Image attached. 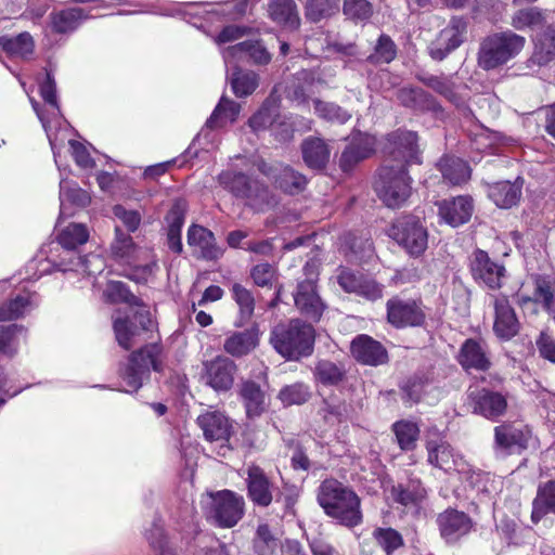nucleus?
<instances>
[{
  "label": "nucleus",
  "instance_id": "23",
  "mask_svg": "<svg viewBox=\"0 0 555 555\" xmlns=\"http://www.w3.org/2000/svg\"><path fill=\"white\" fill-rule=\"evenodd\" d=\"M258 169L269 178L274 180L276 188L281 189L287 194H298L302 192L307 185V179L304 175L295 171L288 166L281 167L280 169L261 162Z\"/></svg>",
  "mask_w": 555,
  "mask_h": 555
},
{
  "label": "nucleus",
  "instance_id": "34",
  "mask_svg": "<svg viewBox=\"0 0 555 555\" xmlns=\"http://www.w3.org/2000/svg\"><path fill=\"white\" fill-rule=\"evenodd\" d=\"M231 293L233 300L238 307V318L235 321V326L242 327L251 319L254 314L255 297L249 289L238 283L233 284Z\"/></svg>",
  "mask_w": 555,
  "mask_h": 555
},
{
  "label": "nucleus",
  "instance_id": "27",
  "mask_svg": "<svg viewBox=\"0 0 555 555\" xmlns=\"http://www.w3.org/2000/svg\"><path fill=\"white\" fill-rule=\"evenodd\" d=\"M188 244L194 248V254L203 259L212 260L221 255V250L216 245L214 233L197 224L189 228Z\"/></svg>",
  "mask_w": 555,
  "mask_h": 555
},
{
  "label": "nucleus",
  "instance_id": "24",
  "mask_svg": "<svg viewBox=\"0 0 555 555\" xmlns=\"http://www.w3.org/2000/svg\"><path fill=\"white\" fill-rule=\"evenodd\" d=\"M351 354L353 358L367 365L377 366L388 360L386 348L369 335H358L351 343Z\"/></svg>",
  "mask_w": 555,
  "mask_h": 555
},
{
  "label": "nucleus",
  "instance_id": "37",
  "mask_svg": "<svg viewBox=\"0 0 555 555\" xmlns=\"http://www.w3.org/2000/svg\"><path fill=\"white\" fill-rule=\"evenodd\" d=\"M442 177L451 184H461L470 177L468 165L461 158L446 156L439 162Z\"/></svg>",
  "mask_w": 555,
  "mask_h": 555
},
{
  "label": "nucleus",
  "instance_id": "45",
  "mask_svg": "<svg viewBox=\"0 0 555 555\" xmlns=\"http://www.w3.org/2000/svg\"><path fill=\"white\" fill-rule=\"evenodd\" d=\"M555 57V29H545L537 39L533 59L545 65Z\"/></svg>",
  "mask_w": 555,
  "mask_h": 555
},
{
  "label": "nucleus",
  "instance_id": "62",
  "mask_svg": "<svg viewBox=\"0 0 555 555\" xmlns=\"http://www.w3.org/2000/svg\"><path fill=\"white\" fill-rule=\"evenodd\" d=\"M113 212L114 216L126 227L128 233L135 232L139 229L142 220L139 211L129 210L121 205H116L113 208Z\"/></svg>",
  "mask_w": 555,
  "mask_h": 555
},
{
  "label": "nucleus",
  "instance_id": "11",
  "mask_svg": "<svg viewBox=\"0 0 555 555\" xmlns=\"http://www.w3.org/2000/svg\"><path fill=\"white\" fill-rule=\"evenodd\" d=\"M153 325L150 311L140 306L132 319L121 315H115L113 321V327L116 339L124 349L129 350L132 347V340L140 334L141 331H149Z\"/></svg>",
  "mask_w": 555,
  "mask_h": 555
},
{
  "label": "nucleus",
  "instance_id": "13",
  "mask_svg": "<svg viewBox=\"0 0 555 555\" xmlns=\"http://www.w3.org/2000/svg\"><path fill=\"white\" fill-rule=\"evenodd\" d=\"M387 320L396 328L421 326L425 322V312L414 299L390 298L387 304Z\"/></svg>",
  "mask_w": 555,
  "mask_h": 555
},
{
  "label": "nucleus",
  "instance_id": "40",
  "mask_svg": "<svg viewBox=\"0 0 555 555\" xmlns=\"http://www.w3.org/2000/svg\"><path fill=\"white\" fill-rule=\"evenodd\" d=\"M209 382H233L236 373L235 363L227 357H217L205 363Z\"/></svg>",
  "mask_w": 555,
  "mask_h": 555
},
{
  "label": "nucleus",
  "instance_id": "5",
  "mask_svg": "<svg viewBox=\"0 0 555 555\" xmlns=\"http://www.w3.org/2000/svg\"><path fill=\"white\" fill-rule=\"evenodd\" d=\"M218 183L236 198L244 199L255 210L262 211L275 205L274 197L266 185L250 180L242 172L222 171L218 176Z\"/></svg>",
  "mask_w": 555,
  "mask_h": 555
},
{
  "label": "nucleus",
  "instance_id": "22",
  "mask_svg": "<svg viewBox=\"0 0 555 555\" xmlns=\"http://www.w3.org/2000/svg\"><path fill=\"white\" fill-rule=\"evenodd\" d=\"M294 300L298 310L308 319L318 321L321 318L324 305L315 291V279L313 276L298 283Z\"/></svg>",
  "mask_w": 555,
  "mask_h": 555
},
{
  "label": "nucleus",
  "instance_id": "53",
  "mask_svg": "<svg viewBox=\"0 0 555 555\" xmlns=\"http://www.w3.org/2000/svg\"><path fill=\"white\" fill-rule=\"evenodd\" d=\"M376 543L385 551L387 555L403 546V538L400 532L393 528H376L372 533Z\"/></svg>",
  "mask_w": 555,
  "mask_h": 555
},
{
  "label": "nucleus",
  "instance_id": "18",
  "mask_svg": "<svg viewBox=\"0 0 555 555\" xmlns=\"http://www.w3.org/2000/svg\"><path fill=\"white\" fill-rule=\"evenodd\" d=\"M437 524L442 539L447 543H455L468 534L473 521L468 515L457 509L448 508L437 517Z\"/></svg>",
  "mask_w": 555,
  "mask_h": 555
},
{
  "label": "nucleus",
  "instance_id": "64",
  "mask_svg": "<svg viewBox=\"0 0 555 555\" xmlns=\"http://www.w3.org/2000/svg\"><path fill=\"white\" fill-rule=\"evenodd\" d=\"M320 382H339L344 378V370L330 361H320L315 367Z\"/></svg>",
  "mask_w": 555,
  "mask_h": 555
},
{
  "label": "nucleus",
  "instance_id": "28",
  "mask_svg": "<svg viewBox=\"0 0 555 555\" xmlns=\"http://www.w3.org/2000/svg\"><path fill=\"white\" fill-rule=\"evenodd\" d=\"M524 180L517 178L514 182L500 181L488 185L489 198L500 208H511L521 196Z\"/></svg>",
  "mask_w": 555,
  "mask_h": 555
},
{
  "label": "nucleus",
  "instance_id": "59",
  "mask_svg": "<svg viewBox=\"0 0 555 555\" xmlns=\"http://www.w3.org/2000/svg\"><path fill=\"white\" fill-rule=\"evenodd\" d=\"M279 397L286 405L301 404L307 401L309 392L304 384H288L280 391Z\"/></svg>",
  "mask_w": 555,
  "mask_h": 555
},
{
  "label": "nucleus",
  "instance_id": "17",
  "mask_svg": "<svg viewBox=\"0 0 555 555\" xmlns=\"http://www.w3.org/2000/svg\"><path fill=\"white\" fill-rule=\"evenodd\" d=\"M530 438L528 429L501 424L494 428V449L503 455L521 453L528 448Z\"/></svg>",
  "mask_w": 555,
  "mask_h": 555
},
{
  "label": "nucleus",
  "instance_id": "43",
  "mask_svg": "<svg viewBox=\"0 0 555 555\" xmlns=\"http://www.w3.org/2000/svg\"><path fill=\"white\" fill-rule=\"evenodd\" d=\"M399 101L408 107L417 109H436L438 105L431 96L420 88H402L398 92Z\"/></svg>",
  "mask_w": 555,
  "mask_h": 555
},
{
  "label": "nucleus",
  "instance_id": "14",
  "mask_svg": "<svg viewBox=\"0 0 555 555\" xmlns=\"http://www.w3.org/2000/svg\"><path fill=\"white\" fill-rule=\"evenodd\" d=\"M465 34L466 22L463 18L453 17L448 26L441 29L437 38L430 43V56L434 60H443L462 44Z\"/></svg>",
  "mask_w": 555,
  "mask_h": 555
},
{
  "label": "nucleus",
  "instance_id": "50",
  "mask_svg": "<svg viewBox=\"0 0 555 555\" xmlns=\"http://www.w3.org/2000/svg\"><path fill=\"white\" fill-rule=\"evenodd\" d=\"M241 392L247 414L249 416H258L266 406L264 395L258 384H243Z\"/></svg>",
  "mask_w": 555,
  "mask_h": 555
},
{
  "label": "nucleus",
  "instance_id": "7",
  "mask_svg": "<svg viewBox=\"0 0 555 555\" xmlns=\"http://www.w3.org/2000/svg\"><path fill=\"white\" fill-rule=\"evenodd\" d=\"M468 405L473 413L496 422L506 413L507 398L505 395L488 388H469Z\"/></svg>",
  "mask_w": 555,
  "mask_h": 555
},
{
  "label": "nucleus",
  "instance_id": "4",
  "mask_svg": "<svg viewBox=\"0 0 555 555\" xmlns=\"http://www.w3.org/2000/svg\"><path fill=\"white\" fill-rule=\"evenodd\" d=\"M375 191L387 207H401L412 193V178L408 167L385 162L378 170Z\"/></svg>",
  "mask_w": 555,
  "mask_h": 555
},
{
  "label": "nucleus",
  "instance_id": "35",
  "mask_svg": "<svg viewBox=\"0 0 555 555\" xmlns=\"http://www.w3.org/2000/svg\"><path fill=\"white\" fill-rule=\"evenodd\" d=\"M86 18L82 9L69 8L51 14V26L55 33L67 34L77 29Z\"/></svg>",
  "mask_w": 555,
  "mask_h": 555
},
{
  "label": "nucleus",
  "instance_id": "61",
  "mask_svg": "<svg viewBox=\"0 0 555 555\" xmlns=\"http://www.w3.org/2000/svg\"><path fill=\"white\" fill-rule=\"evenodd\" d=\"M425 85L431 88L434 91L443 95L450 102L457 104V96L454 90L453 83L447 79L437 76H430L424 79Z\"/></svg>",
  "mask_w": 555,
  "mask_h": 555
},
{
  "label": "nucleus",
  "instance_id": "2",
  "mask_svg": "<svg viewBox=\"0 0 555 555\" xmlns=\"http://www.w3.org/2000/svg\"><path fill=\"white\" fill-rule=\"evenodd\" d=\"M270 343L282 357L297 360L312 352L314 330L298 319L281 322L272 328Z\"/></svg>",
  "mask_w": 555,
  "mask_h": 555
},
{
  "label": "nucleus",
  "instance_id": "6",
  "mask_svg": "<svg viewBox=\"0 0 555 555\" xmlns=\"http://www.w3.org/2000/svg\"><path fill=\"white\" fill-rule=\"evenodd\" d=\"M202 504L207 518L222 528L235 526L245 509L244 498L230 490L208 493L203 498Z\"/></svg>",
  "mask_w": 555,
  "mask_h": 555
},
{
  "label": "nucleus",
  "instance_id": "57",
  "mask_svg": "<svg viewBox=\"0 0 555 555\" xmlns=\"http://www.w3.org/2000/svg\"><path fill=\"white\" fill-rule=\"evenodd\" d=\"M542 22V14L537 8L518 10L512 17V26L518 30L533 27Z\"/></svg>",
  "mask_w": 555,
  "mask_h": 555
},
{
  "label": "nucleus",
  "instance_id": "48",
  "mask_svg": "<svg viewBox=\"0 0 555 555\" xmlns=\"http://www.w3.org/2000/svg\"><path fill=\"white\" fill-rule=\"evenodd\" d=\"M399 447L402 450H412L415 448L420 429L417 425L410 421H398L392 425Z\"/></svg>",
  "mask_w": 555,
  "mask_h": 555
},
{
  "label": "nucleus",
  "instance_id": "41",
  "mask_svg": "<svg viewBox=\"0 0 555 555\" xmlns=\"http://www.w3.org/2000/svg\"><path fill=\"white\" fill-rule=\"evenodd\" d=\"M88 238V228L82 223H70L57 234L59 244L66 250L76 249L87 243Z\"/></svg>",
  "mask_w": 555,
  "mask_h": 555
},
{
  "label": "nucleus",
  "instance_id": "47",
  "mask_svg": "<svg viewBox=\"0 0 555 555\" xmlns=\"http://www.w3.org/2000/svg\"><path fill=\"white\" fill-rule=\"evenodd\" d=\"M240 104L222 98L209 119L206 121V126L209 128L221 127L223 125V119H228L233 122L240 114Z\"/></svg>",
  "mask_w": 555,
  "mask_h": 555
},
{
  "label": "nucleus",
  "instance_id": "56",
  "mask_svg": "<svg viewBox=\"0 0 555 555\" xmlns=\"http://www.w3.org/2000/svg\"><path fill=\"white\" fill-rule=\"evenodd\" d=\"M338 9V0H309L307 3V17L312 22L330 16Z\"/></svg>",
  "mask_w": 555,
  "mask_h": 555
},
{
  "label": "nucleus",
  "instance_id": "1",
  "mask_svg": "<svg viewBox=\"0 0 555 555\" xmlns=\"http://www.w3.org/2000/svg\"><path fill=\"white\" fill-rule=\"evenodd\" d=\"M317 499L324 513L339 525L354 528L362 524L361 499L343 482L325 479L318 489Z\"/></svg>",
  "mask_w": 555,
  "mask_h": 555
},
{
  "label": "nucleus",
  "instance_id": "19",
  "mask_svg": "<svg viewBox=\"0 0 555 555\" xmlns=\"http://www.w3.org/2000/svg\"><path fill=\"white\" fill-rule=\"evenodd\" d=\"M225 65L232 62L249 60L257 65H266L271 61V54L258 40H246L222 50Z\"/></svg>",
  "mask_w": 555,
  "mask_h": 555
},
{
  "label": "nucleus",
  "instance_id": "26",
  "mask_svg": "<svg viewBox=\"0 0 555 555\" xmlns=\"http://www.w3.org/2000/svg\"><path fill=\"white\" fill-rule=\"evenodd\" d=\"M439 216L450 225L459 227L467 222L473 214V201L469 196H457L438 204Z\"/></svg>",
  "mask_w": 555,
  "mask_h": 555
},
{
  "label": "nucleus",
  "instance_id": "30",
  "mask_svg": "<svg viewBox=\"0 0 555 555\" xmlns=\"http://www.w3.org/2000/svg\"><path fill=\"white\" fill-rule=\"evenodd\" d=\"M457 360L465 370L487 371L491 362L482 343L467 339L462 345Z\"/></svg>",
  "mask_w": 555,
  "mask_h": 555
},
{
  "label": "nucleus",
  "instance_id": "51",
  "mask_svg": "<svg viewBox=\"0 0 555 555\" xmlns=\"http://www.w3.org/2000/svg\"><path fill=\"white\" fill-rule=\"evenodd\" d=\"M259 77L255 72L236 70L231 77V87L236 96H247L258 87Z\"/></svg>",
  "mask_w": 555,
  "mask_h": 555
},
{
  "label": "nucleus",
  "instance_id": "42",
  "mask_svg": "<svg viewBox=\"0 0 555 555\" xmlns=\"http://www.w3.org/2000/svg\"><path fill=\"white\" fill-rule=\"evenodd\" d=\"M0 47L12 56L26 59L34 51V40L30 34L22 33L14 38L0 37Z\"/></svg>",
  "mask_w": 555,
  "mask_h": 555
},
{
  "label": "nucleus",
  "instance_id": "58",
  "mask_svg": "<svg viewBox=\"0 0 555 555\" xmlns=\"http://www.w3.org/2000/svg\"><path fill=\"white\" fill-rule=\"evenodd\" d=\"M373 13L372 4L369 0H344V14L354 21H364L370 18Z\"/></svg>",
  "mask_w": 555,
  "mask_h": 555
},
{
  "label": "nucleus",
  "instance_id": "9",
  "mask_svg": "<svg viewBox=\"0 0 555 555\" xmlns=\"http://www.w3.org/2000/svg\"><path fill=\"white\" fill-rule=\"evenodd\" d=\"M469 268L475 281L490 289H499L503 285L506 269L503 264L491 260L489 255L476 249L469 257Z\"/></svg>",
  "mask_w": 555,
  "mask_h": 555
},
{
  "label": "nucleus",
  "instance_id": "10",
  "mask_svg": "<svg viewBox=\"0 0 555 555\" xmlns=\"http://www.w3.org/2000/svg\"><path fill=\"white\" fill-rule=\"evenodd\" d=\"M390 236L402 245L412 256H420L427 248V230L418 220L412 218L398 221L393 224Z\"/></svg>",
  "mask_w": 555,
  "mask_h": 555
},
{
  "label": "nucleus",
  "instance_id": "16",
  "mask_svg": "<svg viewBox=\"0 0 555 555\" xmlns=\"http://www.w3.org/2000/svg\"><path fill=\"white\" fill-rule=\"evenodd\" d=\"M491 298L494 308L493 331L499 338L508 340L518 334L520 323L506 296L492 295Z\"/></svg>",
  "mask_w": 555,
  "mask_h": 555
},
{
  "label": "nucleus",
  "instance_id": "31",
  "mask_svg": "<svg viewBox=\"0 0 555 555\" xmlns=\"http://www.w3.org/2000/svg\"><path fill=\"white\" fill-rule=\"evenodd\" d=\"M301 154L310 169L321 170L330 160L331 150L324 139L311 135L302 141Z\"/></svg>",
  "mask_w": 555,
  "mask_h": 555
},
{
  "label": "nucleus",
  "instance_id": "12",
  "mask_svg": "<svg viewBox=\"0 0 555 555\" xmlns=\"http://www.w3.org/2000/svg\"><path fill=\"white\" fill-rule=\"evenodd\" d=\"M245 481L247 496L256 506L268 507L279 493L278 486L257 465L247 466Z\"/></svg>",
  "mask_w": 555,
  "mask_h": 555
},
{
  "label": "nucleus",
  "instance_id": "55",
  "mask_svg": "<svg viewBox=\"0 0 555 555\" xmlns=\"http://www.w3.org/2000/svg\"><path fill=\"white\" fill-rule=\"evenodd\" d=\"M312 80L313 77L310 72L301 70L297 73L292 83L287 87V98L298 103H305L308 98L307 90Z\"/></svg>",
  "mask_w": 555,
  "mask_h": 555
},
{
  "label": "nucleus",
  "instance_id": "3",
  "mask_svg": "<svg viewBox=\"0 0 555 555\" xmlns=\"http://www.w3.org/2000/svg\"><path fill=\"white\" fill-rule=\"evenodd\" d=\"M525 44V37L512 30L489 35L480 43L478 65L485 70L495 69L516 57Z\"/></svg>",
  "mask_w": 555,
  "mask_h": 555
},
{
  "label": "nucleus",
  "instance_id": "49",
  "mask_svg": "<svg viewBox=\"0 0 555 555\" xmlns=\"http://www.w3.org/2000/svg\"><path fill=\"white\" fill-rule=\"evenodd\" d=\"M105 298L114 304L125 302L130 307H140L141 299L134 296L127 285L120 281H111L104 291Z\"/></svg>",
  "mask_w": 555,
  "mask_h": 555
},
{
  "label": "nucleus",
  "instance_id": "8",
  "mask_svg": "<svg viewBox=\"0 0 555 555\" xmlns=\"http://www.w3.org/2000/svg\"><path fill=\"white\" fill-rule=\"evenodd\" d=\"M387 150L389 157L385 162L390 164H421V151L417 145V134L413 131L397 130L388 135Z\"/></svg>",
  "mask_w": 555,
  "mask_h": 555
},
{
  "label": "nucleus",
  "instance_id": "52",
  "mask_svg": "<svg viewBox=\"0 0 555 555\" xmlns=\"http://www.w3.org/2000/svg\"><path fill=\"white\" fill-rule=\"evenodd\" d=\"M397 55V48L391 38L387 35H380L375 46L374 52L370 54L366 61L371 64H388Z\"/></svg>",
  "mask_w": 555,
  "mask_h": 555
},
{
  "label": "nucleus",
  "instance_id": "63",
  "mask_svg": "<svg viewBox=\"0 0 555 555\" xmlns=\"http://www.w3.org/2000/svg\"><path fill=\"white\" fill-rule=\"evenodd\" d=\"M28 304V299L22 296H17L15 299L3 304L0 306V321H9L20 318Z\"/></svg>",
  "mask_w": 555,
  "mask_h": 555
},
{
  "label": "nucleus",
  "instance_id": "29",
  "mask_svg": "<svg viewBox=\"0 0 555 555\" xmlns=\"http://www.w3.org/2000/svg\"><path fill=\"white\" fill-rule=\"evenodd\" d=\"M141 251L142 249L133 242L130 233L116 225L109 246L111 256L118 261L131 264L139 260Z\"/></svg>",
  "mask_w": 555,
  "mask_h": 555
},
{
  "label": "nucleus",
  "instance_id": "38",
  "mask_svg": "<svg viewBox=\"0 0 555 555\" xmlns=\"http://www.w3.org/2000/svg\"><path fill=\"white\" fill-rule=\"evenodd\" d=\"M269 15L278 24L297 27L299 17L293 0H271L268 9Z\"/></svg>",
  "mask_w": 555,
  "mask_h": 555
},
{
  "label": "nucleus",
  "instance_id": "60",
  "mask_svg": "<svg viewBox=\"0 0 555 555\" xmlns=\"http://www.w3.org/2000/svg\"><path fill=\"white\" fill-rule=\"evenodd\" d=\"M186 210V202L182 198L176 199L166 216V222L168 224L167 230H176L177 232H181V229L184 224Z\"/></svg>",
  "mask_w": 555,
  "mask_h": 555
},
{
  "label": "nucleus",
  "instance_id": "46",
  "mask_svg": "<svg viewBox=\"0 0 555 555\" xmlns=\"http://www.w3.org/2000/svg\"><path fill=\"white\" fill-rule=\"evenodd\" d=\"M76 267L60 262L59 268L62 272L76 271L89 275L101 273L104 269V259L95 254L76 258Z\"/></svg>",
  "mask_w": 555,
  "mask_h": 555
},
{
  "label": "nucleus",
  "instance_id": "15",
  "mask_svg": "<svg viewBox=\"0 0 555 555\" xmlns=\"http://www.w3.org/2000/svg\"><path fill=\"white\" fill-rule=\"evenodd\" d=\"M199 427L203 429L204 436L211 442H220L218 455L227 456L231 451L228 440L231 435V424L229 420L221 413H206L197 418Z\"/></svg>",
  "mask_w": 555,
  "mask_h": 555
},
{
  "label": "nucleus",
  "instance_id": "25",
  "mask_svg": "<svg viewBox=\"0 0 555 555\" xmlns=\"http://www.w3.org/2000/svg\"><path fill=\"white\" fill-rule=\"evenodd\" d=\"M374 137L366 133L353 137L339 159L343 171H350L358 163L367 158L374 152Z\"/></svg>",
  "mask_w": 555,
  "mask_h": 555
},
{
  "label": "nucleus",
  "instance_id": "54",
  "mask_svg": "<svg viewBox=\"0 0 555 555\" xmlns=\"http://www.w3.org/2000/svg\"><path fill=\"white\" fill-rule=\"evenodd\" d=\"M275 115V102L268 99L263 102L260 109L249 118L248 124L254 131L264 130L273 124Z\"/></svg>",
  "mask_w": 555,
  "mask_h": 555
},
{
  "label": "nucleus",
  "instance_id": "36",
  "mask_svg": "<svg viewBox=\"0 0 555 555\" xmlns=\"http://www.w3.org/2000/svg\"><path fill=\"white\" fill-rule=\"evenodd\" d=\"M534 285L533 301L541 304L555 320V278L539 275Z\"/></svg>",
  "mask_w": 555,
  "mask_h": 555
},
{
  "label": "nucleus",
  "instance_id": "33",
  "mask_svg": "<svg viewBox=\"0 0 555 555\" xmlns=\"http://www.w3.org/2000/svg\"><path fill=\"white\" fill-rule=\"evenodd\" d=\"M393 501L404 506H416L426 498V490L418 480H411L405 486H393L390 491Z\"/></svg>",
  "mask_w": 555,
  "mask_h": 555
},
{
  "label": "nucleus",
  "instance_id": "32",
  "mask_svg": "<svg viewBox=\"0 0 555 555\" xmlns=\"http://www.w3.org/2000/svg\"><path fill=\"white\" fill-rule=\"evenodd\" d=\"M532 505L531 519L535 524L547 513L555 514V481H547L539 487Z\"/></svg>",
  "mask_w": 555,
  "mask_h": 555
},
{
  "label": "nucleus",
  "instance_id": "21",
  "mask_svg": "<svg viewBox=\"0 0 555 555\" xmlns=\"http://www.w3.org/2000/svg\"><path fill=\"white\" fill-rule=\"evenodd\" d=\"M428 463L446 473L456 470L463 473L466 463L454 453L451 446L442 440H429L426 446Z\"/></svg>",
  "mask_w": 555,
  "mask_h": 555
},
{
  "label": "nucleus",
  "instance_id": "44",
  "mask_svg": "<svg viewBox=\"0 0 555 555\" xmlns=\"http://www.w3.org/2000/svg\"><path fill=\"white\" fill-rule=\"evenodd\" d=\"M60 201L61 212L63 214L66 204L86 207L91 202V197L87 191L79 188L76 183L62 181L60 184Z\"/></svg>",
  "mask_w": 555,
  "mask_h": 555
},
{
  "label": "nucleus",
  "instance_id": "39",
  "mask_svg": "<svg viewBox=\"0 0 555 555\" xmlns=\"http://www.w3.org/2000/svg\"><path fill=\"white\" fill-rule=\"evenodd\" d=\"M314 114L331 124L344 125L352 117L351 113L334 102L313 100Z\"/></svg>",
  "mask_w": 555,
  "mask_h": 555
},
{
  "label": "nucleus",
  "instance_id": "20",
  "mask_svg": "<svg viewBox=\"0 0 555 555\" xmlns=\"http://www.w3.org/2000/svg\"><path fill=\"white\" fill-rule=\"evenodd\" d=\"M260 335L258 324L244 331H230L225 334L223 350L235 358L247 356L258 347Z\"/></svg>",
  "mask_w": 555,
  "mask_h": 555
}]
</instances>
